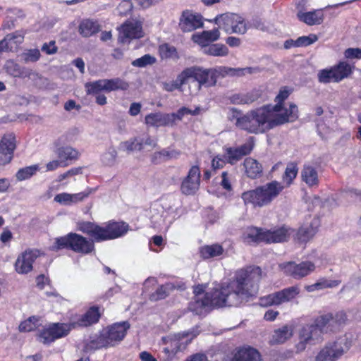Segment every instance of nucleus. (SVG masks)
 Masks as SVG:
<instances>
[{"mask_svg": "<svg viewBox=\"0 0 361 361\" xmlns=\"http://www.w3.org/2000/svg\"><path fill=\"white\" fill-rule=\"evenodd\" d=\"M261 274L258 267L240 269L232 281L220 289L194 296L188 309L195 314L204 315L215 307H237L257 293Z\"/></svg>", "mask_w": 361, "mask_h": 361, "instance_id": "obj_1", "label": "nucleus"}, {"mask_svg": "<svg viewBox=\"0 0 361 361\" xmlns=\"http://www.w3.org/2000/svg\"><path fill=\"white\" fill-rule=\"evenodd\" d=\"M281 111V105H264L260 108L251 110L238 118L235 126L250 133H264L278 126L293 122L298 118V106L290 104L288 109Z\"/></svg>", "mask_w": 361, "mask_h": 361, "instance_id": "obj_2", "label": "nucleus"}, {"mask_svg": "<svg viewBox=\"0 0 361 361\" xmlns=\"http://www.w3.org/2000/svg\"><path fill=\"white\" fill-rule=\"evenodd\" d=\"M284 188L281 183L273 180L255 190L244 192L242 199L245 204H251L255 207H262L269 204Z\"/></svg>", "mask_w": 361, "mask_h": 361, "instance_id": "obj_3", "label": "nucleus"}, {"mask_svg": "<svg viewBox=\"0 0 361 361\" xmlns=\"http://www.w3.org/2000/svg\"><path fill=\"white\" fill-rule=\"evenodd\" d=\"M290 237L289 229L286 226L270 230H263L255 227L249 228L243 235L245 243L252 245L261 242L279 243L288 241Z\"/></svg>", "mask_w": 361, "mask_h": 361, "instance_id": "obj_4", "label": "nucleus"}, {"mask_svg": "<svg viewBox=\"0 0 361 361\" xmlns=\"http://www.w3.org/2000/svg\"><path fill=\"white\" fill-rule=\"evenodd\" d=\"M51 249L53 250L68 249L77 253L87 255L94 250V243L93 240L87 239L75 233H69L64 236L56 238Z\"/></svg>", "mask_w": 361, "mask_h": 361, "instance_id": "obj_5", "label": "nucleus"}, {"mask_svg": "<svg viewBox=\"0 0 361 361\" xmlns=\"http://www.w3.org/2000/svg\"><path fill=\"white\" fill-rule=\"evenodd\" d=\"M210 21L218 25L219 27L224 30L227 34L236 33L243 35L247 30L244 18L233 13L218 15L214 20Z\"/></svg>", "mask_w": 361, "mask_h": 361, "instance_id": "obj_6", "label": "nucleus"}, {"mask_svg": "<svg viewBox=\"0 0 361 361\" xmlns=\"http://www.w3.org/2000/svg\"><path fill=\"white\" fill-rule=\"evenodd\" d=\"M349 348L347 338L340 337L326 343L315 357V361H337Z\"/></svg>", "mask_w": 361, "mask_h": 361, "instance_id": "obj_7", "label": "nucleus"}, {"mask_svg": "<svg viewBox=\"0 0 361 361\" xmlns=\"http://www.w3.org/2000/svg\"><path fill=\"white\" fill-rule=\"evenodd\" d=\"M323 331L317 325V319L313 324H305L299 331V342L296 345L298 352L305 350L307 345H314L322 340Z\"/></svg>", "mask_w": 361, "mask_h": 361, "instance_id": "obj_8", "label": "nucleus"}, {"mask_svg": "<svg viewBox=\"0 0 361 361\" xmlns=\"http://www.w3.org/2000/svg\"><path fill=\"white\" fill-rule=\"evenodd\" d=\"M352 73L351 66L346 62H340L331 68L320 70L317 74L321 83L338 82Z\"/></svg>", "mask_w": 361, "mask_h": 361, "instance_id": "obj_9", "label": "nucleus"}, {"mask_svg": "<svg viewBox=\"0 0 361 361\" xmlns=\"http://www.w3.org/2000/svg\"><path fill=\"white\" fill-rule=\"evenodd\" d=\"M75 325V323H53L40 331L39 341L44 344H49L56 339L66 336Z\"/></svg>", "mask_w": 361, "mask_h": 361, "instance_id": "obj_10", "label": "nucleus"}, {"mask_svg": "<svg viewBox=\"0 0 361 361\" xmlns=\"http://www.w3.org/2000/svg\"><path fill=\"white\" fill-rule=\"evenodd\" d=\"M284 273L295 279H301L313 272L315 265L310 261H304L299 264L288 262L280 265Z\"/></svg>", "mask_w": 361, "mask_h": 361, "instance_id": "obj_11", "label": "nucleus"}, {"mask_svg": "<svg viewBox=\"0 0 361 361\" xmlns=\"http://www.w3.org/2000/svg\"><path fill=\"white\" fill-rule=\"evenodd\" d=\"M346 320L345 313L340 312L336 314L329 313L323 314L317 318V325L319 326L323 333L338 331L343 326Z\"/></svg>", "mask_w": 361, "mask_h": 361, "instance_id": "obj_12", "label": "nucleus"}, {"mask_svg": "<svg viewBox=\"0 0 361 361\" xmlns=\"http://www.w3.org/2000/svg\"><path fill=\"white\" fill-rule=\"evenodd\" d=\"M181 73L185 82L189 79L192 78L194 80L192 82L194 84V94H197L199 92L202 85L207 86V82H209L207 69H204L199 66H192L184 69Z\"/></svg>", "mask_w": 361, "mask_h": 361, "instance_id": "obj_13", "label": "nucleus"}, {"mask_svg": "<svg viewBox=\"0 0 361 361\" xmlns=\"http://www.w3.org/2000/svg\"><path fill=\"white\" fill-rule=\"evenodd\" d=\"M130 326V325L128 322H123L115 323L103 331L110 347L115 346L123 341Z\"/></svg>", "mask_w": 361, "mask_h": 361, "instance_id": "obj_14", "label": "nucleus"}, {"mask_svg": "<svg viewBox=\"0 0 361 361\" xmlns=\"http://www.w3.org/2000/svg\"><path fill=\"white\" fill-rule=\"evenodd\" d=\"M200 184V170L197 166H193L189 170L188 176L183 179L180 186L181 192L186 195H194Z\"/></svg>", "mask_w": 361, "mask_h": 361, "instance_id": "obj_15", "label": "nucleus"}, {"mask_svg": "<svg viewBox=\"0 0 361 361\" xmlns=\"http://www.w3.org/2000/svg\"><path fill=\"white\" fill-rule=\"evenodd\" d=\"M203 26L202 16L191 11L182 12L179 21L180 29L184 32H192Z\"/></svg>", "mask_w": 361, "mask_h": 361, "instance_id": "obj_16", "label": "nucleus"}, {"mask_svg": "<svg viewBox=\"0 0 361 361\" xmlns=\"http://www.w3.org/2000/svg\"><path fill=\"white\" fill-rule=\"evenodd\" d=\"M38 250H27L16 259L15 263L16 271L20 274H25L32 269V264L39 256Z\"/></svg>", "mask_w": 361, "mask_h": 361, "instance_id": "obj_17", "label": "nucleus"}, {"mask_svg": "<svg viewBox=\"0 0 361 361\" xmlns=\"http://www.w3.org/2000/svg\"><path fill=\"white\" fill-rule=\"evenodd\" d=\"M143 36L141 23L138 21H127L121 28L118 41L126 43L128 39H138Z\"/></svg>", "mask_w": 361, "mask_h": 361, "instance_id": "obj_18", "label": "nucleus"}, {"mask_svg": "<svg viewBox=\"0 0 361 361\" xmlns=\"http://www.w3.org/2000/svg\"><path fill=\"white\" fill-rule=\"evenodd\" d=\"M102 231L100 242L123 236L128 231V225L124 222H109L102 226Z\"/></svg>", "mask_w": 361, "mask_h": 361, "instance_id": "obj_19", "label": "nucleus"}, {"mask_svg": "<svg viewBox=\"0 0 361 361\" xmlns=\"http://www.w3.org/2000/svg\"><path fill=\"white\" fill-rule=\"evenodd\" d=\"M16 137L13 134H6L0 141V164L9 163L16 149Z\"/></svg>", "mask_w": 361, "mask_h": 361, "instance_id": "obj_20", "label": "nucleus"}, {"mask_svg": "<svg viewBox=\"0 0 361 361\" xmlns=\"http://www.w3.org/2000/svg\"><path fill=\"white\" fill-rule=\"evenodd\" d=\"M251 143H245L237 147H225L224 159L233 165L240 161L244 156L249 154L252 150Z\"/></svg>", "mask_w": 361, "mask_h": 361, "instance_id": "obj_21", "label": "nucleus"}, {"mask_svg": "<svg viewBox=\"0 0 361 361\" xmlns=\"http://www.w3.org/2000/svg\"><path fill=\"white\" fill-rule=\"evenodd\" d=\"M7 72L13 77L22 78H38V73L34 72L32 69L20 66L13 61H8L6 65Z\"/></svg>", "mask_w": 361, "mask_h": 361, "instance_id": "obj_22", "label": "nucleus"}, {"mask_svg": "<svg viewBox=\"0 0 361 361\" xmlns=\"http://www.w3.org/2000/svg\"><path fill=\"white\" fill-rule=\"evenodd\" d=\"M319 225V219L314 218L310 224L303 225L298 229L296 238L300 242H307L316 234Z\"/></svg>", "mask_w": 361, "mask_h": 361, "instance_id": "obj_23", "label": "nucleus"}, {"mask_svg": "<svg viewBox=\"0 0 361 361\" xmlns=\"http://www.w3.org/2000/svg\"><path fill=\"white\" fill-rule=\"evenodd\" d=\"M261 96L260 91L252 90L247 92H240L233 94L230 97L231 103L237 105L250 104L257 101Z\"/></svg>", "mask_w": 361, "mask_h": 361, "instance_id": "obj_24", "label": "nucleus"}, {"mask_svg": "<svg viewBox=\"0 0 361 361\" xmlns=\"http://www.w3.org/2000/svg\"><path fill=\"white\" fill-rule=\"evenodd\" d=\"M301 178L308 187H317L319 183L317 169L312 165L305 164L301 171Z\"/></svg>", "mask_w": 361, "mask_h": 361, "instance_id": "obj_25", "label": "nucleus"}, {"mask_svg": "<svg viewBox=\"0 0 361 361\" xmlns=\"http://www.w3.org/2000/svg\"><path fill=\"white\" fill-rule=\"evenodd\" d=\"M24 40V33L22 31H16L8 34L1 40L6 51H11L16 49Z\"/></svg>", "mask_w": 361, "mask_h": 361, "instance_id": "obj_26", "label": "nucleus"}, {"mask_svg": "<svg viewBox=\"0 0 361 361\" xmlns=\"http://www.w3.org/2000/svg\"><path fill=\"white\" fill-rule=\"evenodd\" d=\"M77 229L100 242L102 226L90 221H80L77 224Z\"/></svg>", "mask_w": 361, "mask_h": 361, "instance_id": "obj_27", "label": "nucleus"}, {"mask_svg": "<svg viewBox=\"0 0 361 361\" xmlns=\"http://www.w3.org/2000/svg\"><path fill=\"white\" fill-rule=\"evenodd\" d=\"M243 166L247 176L252 179L257 178L262 174V166L256 159L251 157L246 158Z\"/></svg>", "mask_w": 361, "mask_h": 361, "instance_id": "obj_28", "label": "nucleus"}, {"mask_svg": "<svg viewBox=\"0 0 361 361\" xmlns=\"http://www.w3.org/2000/svg\"><path fill=\"white\" fill-rule=\"evenodd\" d=\"M220 37V32L218 28L212 30L203 31L200 35H194L192 39L202 47L207 46L209 42L216 41Z\"/></svg>", "mask_w": 361, "mask_h": 361, "instance_id": "obj_29", "label": "nucleus"}, {"mask_svg": "<svg viewBox=\"0 0 361 361\" xmlns=\"http://www.w3.org/2000/svg\"><path fill=\"white\" fill-rule=\"evenodd\" d=\"M293 335V329L292 326L285 325L281 328L274 330L271 343L272 344H281L290 338Z\"/></svg>", "mask_w": 361, "mask_h": 361, "instance_id": "obj_30", "label": "nucleus"}, {"mask_svg": "<svg viewBox=\"0 0 361 361\" xmlns=\"http://www.w3.org/2000/svg\"><path fill=\"white\" fill-rule=\"evenodd\" d=\"M168 118V114L161 112L151 113L147 114L145 118V123L152 127L170 126Z\"/></svg>", "mask_w": 361, "mask_h": 361, "instance_id": "obj_31", "label": "nucleus"}, {"mask_svg": "<svg viewBox=\"0 0 361 361\" xmlns=\"http://www.w3.org/2000/svg\"><path fill=\"white\" fill-rule=\"evenodd\" d=\"M298 18L308 25H319L323 22L324 15L320 11L297 13Z\"/></svg>", "mask_w": 361, "mask_h": 361, "instance_id": "obj_32", "label": "nucleus"}, {"mask_svg": "<svg viewBox=\"0 0 361 361\" xmlns=\"http://www.w3.org/2000/svg\"><path fill=\"white\" fill-rule=\"evenodd\" d=\"M259 352L252 348L240 349L235 355L233 361H259Z\"/></svg>", "mask_w": 361, "mask_h": 361, "instance_id": "obj_33", "label": "nucleus"}, {"mask_svg": "<svg viewBox=\"0 0 361 361\" xmlns=\"http://www.w3.org/2000/svg\"><path fill=\"white\" fill-rule=\"evenodd\" d=\"M100 317L99 309L92 307L78 320V325L87 326L97 323Z\"/></svg>", "mask_w": 361, "mask_h": 361, "instance_id": "obj_34", "label": "nucleus"}, {"mask_svg": "<svg viewBox=\"0 0 361 361\" xmlns=\"http://www.w3.org/2000/svg\"><path fill=\"white\" fill-rule=\"evenodd\" d=\"M175 286L172 283H166L157 288V289L149 295L151 301H158L165 299L168 297L170 293L175 289Z\"/></svg>", "mask_w": 361, "mask_h": 361, "instance_id": "obj_35", "label": "nucleus"}, {"mask_svg": "<svg viewBox=\"0 0 361 361\" xmlns=\"http://www.w3.org/2000/svg\"><path fill=\"white\" fill-rule=\"evenodd\" d=\"M109 343L108 342L106 337L104 331L96 338L92 339L87 342L85 345V350L87 352L96 350L102 348H109Z\"/></svg>", "mask_w": 361, "mask_h": 361, "instance_id": "obj_36", "label": "nucleus"}, {"mask_svg": "<svg viewBox=\"0 0 361 361\" xmlns=\"http://www.w3.org/2000/svg\"><path fill=\"white\" fill-rule=\"evenodd\" d=\"M299 293V288L296 286H291L284 288L281 291L275 293V298L280 304L290 301L293 299Z\"/></svg>", "mask_w": 361, "mask_h": 361, "instance_id": "obj_37", "label": "nucleus"}, {"mask_svg": "<svg viewBox=\"0 0 361 361\" xmlns=\"http://www.w3.org/2000/svg\"><path fill=\"white\" fill-rule=\"evenodd\" d=\"M224 248L219 244L205 245L200 249V255L204 259L213 258L223 255Z\"/></svg>", "mask_w": 361, "mask_h": 361, "instance_id": "obj_38", "label": "nucleus"}, {"mask_svg": "<svg viewBox=\"0 0 361 361\" xmlns=\"http://www.w3.org/2000/svg\"><path fill=\"white\" fill-rule=\"evenodd\" d=\"M99 30V25L91 20H85L82 21L79 26L80 33L85 37L97 33Z\"/></svg>", "mask_w": 361, "mask_h": 361, "instance_id": "obj_39", "label": "nucleus"}, {"mask_svg": "<svg viewBox=\"0 0 361 361\" xmlns=\"http://www.w3.org/2000/svg\"><path fill=\"white\" fill-rule=\"evenodd\" d=\"M203 51L204 54L213 56H226L228 54V49L222 44H213L204 47Z\"/></svg>", "mask_w": 361, "mask_h": 361, "instance_id": "obj_40", "label": "nucleus"}, {"mask_svg": "<svg viewBox=\"0 0 361 361\" xmlns=\"http://www.w3.org/2000/svg\"><path fill=\"white\" fill-rule=\"evenodd\" d=\"M104 80L106 92H111L118 90H126L129 87L128 83L119 78Z\"/></svg>", "mask_w": 361, "mask_h": 361, "instance_id": "obj_41", "label": "nucleus"}, {"mask_svg": "<svg viewBox=\"0 0 361 361\" xmlns=\"http://www.w3.org/2000/svg\"><path fill=\"white\" fill-rule=\"evenodd\" d=\"M57 155L61 159V161H63V164H65L64 161L66 160L78 159L79 152L75 149L70 146H66L59 148L57 150Z\"/></svg>", "mask_w": 361, "mask_h": 361, "instance_id": "obj_42", "label": "nucleus"}, {"mask_svg": "<svg viewBox=\"0 0 361 361\" xmlns=\"http://www.w3.org/2000/svg\"><path fill=\"white\" fill-rule=\"evenodd\" d=\"M207 75L209 78L207 87L215 86L218 78L226 76L225 66H219L215 68L207 69Z\"/></svg>", "mask_w": 361, "mask_h": 361, "instance_id": "obj_43", "label": "nucleus"}, {"mask_svg": "<svg viewBox=\"0 0 361 361\" xmlns=\"http://www.w3.org/2000/svg\"><path fill=\"white\" fill-rule=\"evenodd\" d=\"M85 87L87 94L96 95L100 94L101 91L102 90L106 91V86L104 79L87 82L85 85Z\"/></svg>", "mask_w": 361, "mask_h": 361, "instance_id": "obj_44", "label": "nucleus"}, {"mask_svg": "<svg viewBox=\"0 0 361 361\" xmlns=\"http://www.w3.org/2000/svg\"><path fill=\"white\" fill-rule=\"evenodd\" d=\"M298 169L297 164L293 162L288 163L286 168L283 180L286 183V186H289L293 180L296 178Z\"/></svg>", "mask_w": 361, "mask_h": 361, "instance_id": "obj_45", "label": "nucleus"}, {"mask_svg": "<svg viewBox=\"0 0 361 361\" xmlns=\"http://www.w3.org/2000/svg\"><path fill=\"white\" fill-rule=\"evenodd\" d=\"M185 83L182 73H180L175 80L171 82H162L161 87L166 92H173L175 90H180Z\"/></svg>", "mask_w": 361, "mask_h": 361, "instance_id": "obj_46", "label": "nucleus"}, {"mask_svg": "<svg viewBox=\"0 0 361 361\" xmlns=\"http://www.w3.org/2000/svg\"><path fill=\"white\" fill-rule=\"evenodd\" d=\"M39 325V318L37 317L32 316L20 323V324L19 325V331H31L35 330Z\"/></svg>", "mask_w": 361, "mask_h": 361, "instance_id": "obj_47", "label": "nucleus"}, {"mask_svg": "<svg viewBox=\"0 0 361 361\" xmlns=\"http://www.w3.org/2000/svg\"><path fill=\"white\" fill-rule=\"evenodd\" d=\"M38 168L37 165H32L19 169L16 175L17 180L22 181L30 178L38 171Z\"/></svg>", "mask_w": 361, "mask_h": 361, "instance_id": "obj_48", "label": "nucleus"}, {"mask_svg": "<svg viewBox=\"0 0 361 361\" xmlns=\"http://www.w3.org/2000/svg\"><path fill=\"white\" fill-rule=\"evenodd\" d=\"M121 147L128 152L141 151L143 149V142L140 141V139L135 137L121 142Z\"/></svg>", "mask_w": 361, "mask_h": 361, "instance_id": "obj_49", "label": "nucleus"}, {"mask_svg": "<svg viewBox=\"0 0 361 361\" xmlns=\"http://www.w3.org/2000/svg\"><path fill=\"white\" fill-rule=\"evenodd\" d=\"M40 52L37 49H28L20 54V59L25 63H34L40 58Z\"/></svg>", "mask_w": 361, "mask_h": 361, "instance_id": "obj_50", "label": "nucleus"}, {"mask_svg": "<svg viewBox=\"0 0 361 361\" xmlns=\"http://www.w3.org/2000/svg\"><path fill=\"white\" fill-rule=\"evenodd\" d=\"M253 73L254 69L250 67L234 68L225 66L226 76H243L247 74H252Z\"/></svg>", "mask_w": 361, "mask_h": 361, "instance_id": "obj_51", "label": "nucleus"}, {"mask_svg": "<svg viewBox=\"0 0 361 361\" xmlns=\"http://www.w3.org/2000/svg\"><path fill=\"white\" fill-rule=\"evenodd\" d=\"M117 152L114 147H109L102 155L101 160L104 165L112 166L116 162Z\"/></svg>", "mask_w": 361, "mask_h": 361, "instance_id": "obj_52", "label": "nucleus"}, {"mask_svg": "<svg viewBox=\"0 0 361 361\" xmlns=\"http://www.w3.org/2000/svg\"><path fill=\"white\" fill-rule=\"evenodd\" d=\"M318 40V37L314 34H310L308 36H302L298 37L294 42V47H301L309 46Z\"/></svg>", "mask_w": 361, "mask_h": 361, "instance_id": "obj_53", "label": "nucleus"}, {"mask_svg": "<svg viewBox=\"0 0 361 361\" xmlns=\"http://www.w3.org/2000/svg\"><path fill=\"white\" fill-rule=\"evenodd\" d=\"M188 112H190V109L187 107H182L179 109L176 113L168 114L169 126H175L176 121H181L183 117L188 114Z\"/></svg>", "mask_w": 361, "mask_h": 361, "instance_id": "obj_54", "label": "nucleus"}, {"mask_svg": "<svg viewBox=\"0 0 361 361\" xmlns=\"http://www.w3.org/2000/svg\"><path fill=\"white\" fill-rule=\"evenodd\" d=\"M156 61L154 57L149 54H145L143 56L134 60L131 64L135 67H145L147 65H152Z\"/></svg>", "mask_w": 361, "mask_h": 361, "instance_id": "obj_55", "label": "nucleus"}, {"mask_svg": "<svg viewBox=\"0 0 361 361\" xmlns=\"http://www.w3.org/2000/svg\"><path fill=\"white\" fill-rule=\"evenodd\" d=\"M291 92L292 89L285 86L281 88L279 93L276 97V101L277 102L276 104L281 105V111L283 109V102L288 97Z\"/></svg>", "mask_w": 361, "mask_h": 361, "instance_id": "obj_56", "label": "nucleus"}, {"mask_svg": "<svg viewBox=\"0 0 361 361\" xmlns=\"http://www.w3.org/2000/svg\"><path fill=\"white\" fill-rule=\"evenodd\" d=\"M94 189H87L84 192H81L76 194H71V204L78 203L82 201L84 199L87 197L92 192H94Z\"/></svg>", "mask_w": 361, "mask_h": 361, "instance_id": "obj_57", "label": "nucleus"}, {"mask_svg": "<svg viewBox=\"0 0 361 361\" xmlns=\"http://www.w3.org/2000/svg\"><path fill=\"white\" fill-rule=\"evenodd\" d=\"M176 354L173 350L169 349V347H164L159 353L160 361H172L175 357Z\"/></svg>", "mask_w": 361, "mask_h": 361, "instance_id": "obj_58", "label": "nucleus"}, {"mask_svg": "<svg viewBox=\"0 0 361 361\" xmlns=\"http://www.w3.org/2000/svg\"><path fill=\"white\" fill-rule=\"evenodd\" d=\"M344 56L348 59H361V49L348 48L345 51Z\"/></svg>", "mask_w": 361, "mask_h": 361, "instance_id": "obj_59", "label": "nucleus"}, {"mask_svg": "<svg viewBox=\"0 0 361 361\" xmlns=\"http://www.w3.org/2000/svg\"><path fill=\"white\" fill-rule=\"evenodd\" d=\"M159 152L164 161L173 158L176 159L180 155V152L174 149L169 151L166 149H162Z\"/></svg>", "mask_w": 361, "mask_h": 361, "instance_id": "obj_60", "label": "nucleus"}, {"mask_svg": "<svg viewBox=\"0 0 361 361\" xmlns=\"http://www.w3.org/2000/svg\"><path fill=\"white\" fill-rule=\"evenodd\" d=\"M54 200L64 205L71 204V194L69 193L63 192L58 194L54 197Z\"/></svg>", "mask_w": 361, "mask_h": 361, "instance_id": "obj_61", "label": "nucleus"}, {"mask_svg": "<svg viewBox=\"0 0 361 361\" xmlns=\"http://www.w3.org/2000/svg\"><path fill=\"white\" fill-rule=\"evenodd\" d=\"M318 281L319 282L322 289L336 287L341 283V281L328 280L324 278L320 279Z\"/></svg>", "mask_w": 361, "mask_h": 361, "instance_id": "obj_62", "label": "nucleus"}, {"mask_svg": "<svg viewBox=\"0 0 361 361\" xmlns=\"http://www.w3.org/2000/svg\"><path fill=\"white\" fill-rule=\"evenodd\" d=\"M82 173V168L77 167V168H73L68 171H67L66 173L60 174L58 176V181H62L63 180L68 178L69 177L73 176L77 174H80Z\"/></svg>", "mask_w": 361, "mask_h": 361, "instance_id": "obj_63", "label": "nucleus"}, {"mask_svg": "<svg viewBox=\"0 0 361 361\" xmlns=\"http://www.w3.org/2000/svg\"><path fill=\"white\" fill-rule=\"evenodd\" d=\"M42 51L47 54H53L57 51V47L54 41H50L49 43H44L42 47Z\"/></svg>", "mask_w": 361, "mask_h": 361, "instance_id": "obj_64", "label": "nucleus"}]
</instances>
